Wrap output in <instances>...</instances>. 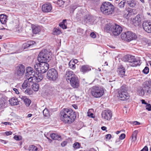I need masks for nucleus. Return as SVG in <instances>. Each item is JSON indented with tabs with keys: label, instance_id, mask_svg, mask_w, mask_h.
Masks as SVG:
<instances>
[{
	"label": "nucleus",
	"instance_id": "1a4fd4ad",
	"mask_svg": "<svg viewBox=\"0 0 151 151\" xmlns=\"http://www.w3.org/2000/svg\"><path fill=\"white\" fill-rule=\"evenodd\" d=\"M47 78L50 81H55L58 77L57 72L54 69L49 70L47 72Z\"/></svg>",
	"mask_w": 151,
	"mask_h": 151
},
{
	"label": "nucleus",
	"instance_id": "69168bd1",
	"mask_svg": "<svg viewBox=\"0 0 151 151\" xmlns=\"http://www.w3.org/2000/svg\"><path fill=\"white\" fill-rule=\"evenodd\" d=\"M4 124L5 125H10L11 123L10 122H4Z\"/></svg>",
	"mask_w": 151,
	"mask_h": 151
},
{
	"label": "nucleus",
	"instance_id": "603ef678",
	"mask_svg": "<svg viewBox=\"0 0 151 151\" xmlns=\"http://www.w3.org/2000/svg\"><path fill=\"white\" fill-rule=\"evenodd\" d=\"M77 6L76 5H73L71 6V9L73 12L77 7Z\"/></svg>",
	"mask_w": 151,
	"mask_h": 151
},
{
	"label": "nucleus",
	"instance_id": "6e6552de",
	"mask_svg": "<svg viewBox=\"0 0 151 151\" xmlns=\"http://www.w3.org/2000/svg\"><path fill=\"white\" fill-rule=\"evenodd\" d=\"M118 97L121 100H125L129 99V94L128 93L126 88L124 86L121 87L119 91Z\"/></svg>",
	"mask_w": 151,
	"mask_h": 151
},
{
	"label": "nucleus",
	"instance_id": "f8f14e48",
	"mask_svg": "<svg viewBox=\"0 0 151 151\" xmlns=\"http://www.w3.org/2000/svg\"><path fill=\"white\" fill-rule=\"evenodd\" d=\"M149 83L147 82H145L142 84V87L139 88L137 90V93L139 95L141 96H143L145 94V89L149 85Z\"/></svg>",
	"mask_w": 151,
	"mask_h": 151
},
{
	"label": "nucleus",
	"instance_id": "f704fd0d",
	"mask_svg": "<svg viewBox=\"0 0 151 151\" xmlns=\"http://www.w3.org/2000/svg\"><path fill=\"white\" fill-rule=\"evenodd\" d=\"M7 106V103L5 101L0 100V108L5 107Z\"/></svg>",
	"mask_w": 151,
	"mask_h": 151
},
{
	"label": "nucleus",
	"instance_id": "774afa93",
	"mask_svg": "<svg viewBox=\"0 0 151 151\" xmlns=\"http://www.w3.org/2000/svg\"><path fill=\"white\" fill-rule=\"evenodd\" d=\"M141 101L142 103L143 104H147L145 102V100H142Z\"/></svg>",
	"mask_w": 151,
	"mask_h": 151
},
{
	"label": "nucleus",
	"instance_id": "ddd939ff",
	"mask_svg": "<svg viewBox=\"0 0 151 151\" xmlns=\"http://www.w3.org/2000/svg\"><path fill=\"white\" fill-rule=\"evenodd\" d=\"M102 118L106 120H109L111 118V111L109 110H106L103 111L101 114Z\"/></svg>",
	"mask_w": 151,
	"mask_h": 151
},
{
	"label": "nucleus",
	"instance_id": "b1692460",
	"mask_svg": "<svg viewBox=\"0 0 151 151\" xmlns=\"http://www.w3.org/2000/svg\"><path fill=\"white\" fill-rule=\"evenodd\" d=\"M119 76L123 77L125 75V69L122 66H121L119 68Z\"/></svg>",
	"mask_w": 151,
	"mask_h": 151
},
{
	"label": "nucleus",
	"instance_id": "f257e3e1",
	"mask_svg": "<svg viewBox=\"0 0 151 151\" xmlns=\"http://www.w3.org/2000/svg\"><path fill=\"white\" fill-rule=\"evenodd\" d=\"M60 118L63 122L71 123L73 122L76 117L75 112L71 109H63L60 111Z\"/></svg>",
	"mask_w": 151,
	"mask_h": 151
},
{
	"label": "nucleus",
	"instance_id": "39448f33",
	"mask_svg": "<svg viewBox=\"0 0 151 151\" xmlns=\"http://www.w3.org/2000/svg\"><path fill=\"white\" fill-rule=\"evenodd\" d=\"M121 37L122 40L128 42L135 40L137 38V35L135 33L129 31L122 33Z\"/></svg>",
	"mask_w": 151,
	"mask_h": 151
},
{
	"label": "nucleus",
	"instance_id": "cd10ccee",
	"mask_svg": "<svg viewBox=\"0 0 151 151\" xmlns=\"http://www.w3.org/2000/svg\"><path fill=\"white\" fill-rule=\"evenodd\" d=\"M93 17L91 15H87L85 16L84 19V22L87 23L92 21Z\"/></svg>",
	"mask_w": 151,
	"mask_h": 151
},
{
	"label": "nucleus",
	"instance_id": "2eb2a0df",
	"mask_svg": "<svg viewBox=\"0 0 151 151\" xmlns=\"http://www.w3.org/2000/svg\"><path fill=\"white\" fill-rule=\"evenodd\" d=\"M52 9V6L50 3H48L42 5V10L45 13H48L51 12Z\"/></svg>",
	"mask_w": 151,
	"mask_h": 151
},
{
	"label": "nucleus",
	"instance_id": "9d476101",
	"mask_svg": "<svg viewBox=\"0 0 151 151\" xmlns=\"http://www.w3.org/2000/svg\"><path fill=\"white\" fill-rule=\"evenodd\" d=\"M25 71L24 66L22 65H19L16 69L15 75L18 77L20 78L24 74Z\"/></svg>",
	"mask_w": 151,
	"mask_h": 151
},
{
	"label": "nucleus",
	"instance_id": "09e8293b",
	"mask_svg": "<svg viewBox=\"0 0 151 151\" xmlns=\"http://www.w3.org/2000/svg\"><path fill=\"white\" fill-rule=\"evenodd\" d=\"M146 109L149 111L151 110V105L150 104H147L146 106Z\"/></svg>",
	"mask_w": 151,
	"mask_h": 151
},
{
	"label": "nucleus",
	"instance_id": "e433bc0d",
	"mask_svg": "<svg viewBox=\"0 0 151 151\" xmlns=\"http://www.w3.org/2000/svg\"><path fill=\"white\" fill-rule=\"evenodd\" d=\"M34 75H32V76H29V78H25L27 79L26 80L27 81V82L29 83V82H33V81H35V79L33 78Z\"/></svg>",
	"mask_w": 151,
	"mask_h": 151
},
{
	"label": "nucleus",
	"instance_id": "864d4df0",
	"mask_svg": "<svg viewBox=\"0 0 151 151\" xmlns=\"http://www.w3.org/2000/svg\"><path fill=\"white\" fill-rule=\"evenodd\" d=\"M14 139L17 140H19L21 139V137H19L17 135L15 136L14 137Z\"/></svg>",
	"mask_w": 151,
	"mask_h": 151
},
{
	"label": "nucleus",
	"instance_id": "de8ad7c7",
	"mask_svg": "<svg viewBox=\"0 0 151 151\" xmlns=\"http://www.w3.org/2000/svg\"><path fill=\"white\" fill-rule=\"evenodd\" d=\"M143 72L145 74H147L149 72V68L147 67H146L142 70Z\"/></svg>",
	"mask_w": 151,
	"mask_h": 151
},
{
	"label": "nucleus",
	"instance_id": "a211bd4d",
	"mask_svg": "<svg viewBox=\"0 0 151 151\" xmlns=\"http://www.w3.org/2000/svg\"><path fill=\"white\" fill-rule=\"evenodd\" d=\"M145 82H147L149 83L148 87L146 88V89H145V94L150 96L151 95V87H150L151 86V80H148Z\"/></svg>",
	"mask_w": 151,
	"mask_h": 151
},
{
	"label": "nucleus",
	"instance_id": "20e7f679",
	"mask_svg": "<svg viewBox=\"0 0 151 151\" xmlns=\"http://www.w3.org/2000/svg\"><path fill=\"white\" fill-rule=\"evenodd\" d=\"M34 65L35 69L38 72L42 73H45L48 70L49 64L45 62H39Z\"/></svg>",
	"mask_w": 151,
	"mask_h": 151
},
{
	"label": "nucleus",
	"instance_id": "ea45409f",
	"mask_svg": "<svg viewBox=\"0 0 151 151\" xmlns=\"http://www.w3.org/2000/svg\"><path fill=\"white\" fill-rule=\"evenodd\" d=\"M60 31L57 28H54L53 30V34L55 35H58L60 34Z\"/></svg>",
	"mask_w": 151,
	"mask_h": 151
},
{
	"label": "nucleus",
	"instance_id": "473e14b6",
	"mask_svg": "<svg viewBox=\"0 0 151 151\" xmlns=\"http://www.w3.org/2000/svg\"><path fill=\"white\" fill-rule=\"evenodd\" d=\"M32 88L34 91H37L38 90L39 85L36 83H33L32 86Z\"/></svg>",
	"mask_w": 151,
	"mask_h": 151
},
{
	"label": "nucleus",
	"instance_id": "e2e57ef3",
	"mask_svg": "<svg viewBox=\"0 0 151 151\" xmlns=\"http://www.w3.org/2000/svg\"><path fill=\"white\" fill-rule=\"evenodd\" d=\"M133 124L135 125H139L140 124L139 122L136 121L133 122Z\"/></svg>",
	"mask_w": 151,
	"mask_h": 151
},
{
	"label": "nucleus",
	"instance_id": "423d86ee",
	"mask_svg": "<svg viewBox=\"0 0 151 151\" xmlns=\"http://www.w3.org/2000/svg\"><path fill=\"white\" fill-rule=\"evenodd\" d=\"M124 59L126 62L129 63L131 66L135 67L140 65V61L135 59L134 56L128 55L124 56Z\"/></svg>",
	"mask_w": 151,
	"mask_h": 151
},
{
	"label": "nucleus",
	"instance_id": "4d7b16f0",
	"mask_svg": "<svg viewBox=\"0 0 151 151\" xmlns=\"http://www.w3.org/2000/svg\"><path fill=\"white\" fill-rule=\"evenodd\" d=\"M12 134V132L11 131L6 132H5V134L7 136H9L11 135Z\"/></svg>",
	"mask_w": 151,
	"mask_h": 151
},
{
	"label": "nucleus",
	"instance_id": "7ed1b4c3",
	"mask_svg": "<svg viewBox=\"0 0 151 151\" xmlns=\"http://www.w3.org/2000/svg\"><path fill=\"white\" fill-rule=\"evenodd\" d=\"M89 91L92 96L96 98L101 97L104 93V88L100 86H93L89 88Z\"/></svg>",
	"mask_w": 151,
	"mask_h": 151
},
{
	"label": "nucleus",
	"instance_id": "3c124183",
	"mask_svg": "<svg viewBox=\"0 0 151 151\" xmlns=\"http://www.w3.org/2000/svg\"><path fill=\"white\" fill-rule=\"evenodd\" d=\"M125 137V134H124L123 133L121 134L119 136V139H120L122 140L124 139Z\"/></svg>",
	"mask_w": 151,
	"mask_h": 151
},
{
	"label": "nucleus",
	"instance_id": "680f3d73",
	"mask_svg": "<svg viewBox=\"0 0 151 151\" xmlns=\"http://www.w3.org/2000/svg\"><path fill=\"white\" fill-rule=\"evenodd\" d=\"M13 90L15 92V93L17 94H19V92L18 90L16 88H14L13 89Z\"/></svg>",
	"mask_w": 151,
	"mask_h": 151
},
{
	"label": "nucleus",
	"instance_id": "5fc2aeb1",
	"mask_svg": "<svg viewBox=\"0 0 151 151\" xmlns=\"http://www.w3.org/2000/svg\"><path fill=\"white\" fill-rule=\"evenodd\" d=\"M90 36L91 37L93 38H95L96 37V34L94 32H92L91 33Z\"/></svg>",
	"mask_w": 151,
	"mask_h": 151
},
{
	"label": "nucleus",
	"instance_id": "72a5a7b5",
	"mask_svg": "<svg viewBox=\"0 0 151 151\" xmlns=\"http://www.w3.org/2000/svg\"><path fill=\"white\" fill-rule=\"evenodd\" d=\"M138 133L137 130L134 131L133 133L132 136V139L133 141H135L137 140V136Z\"/></svg>",
	"mask_w": 151,
	"mask_h": 151
},
{
	"label": "nucleus",
	"instance_id": "393cba45",
	"mask_svg": "<svg viewBox=\"0 0 151 151\" xmlns=\"http://www.w3.org/2000/svg\"><path fill=\"white\" fill-rule=\"evenodd\" d=\"M10 103L12 106L16 105L19 104V101L17 99L16 97L11 98L9 101Z\"/></svg>",
	"mask_w": 151,
	"mask_h": 151
},
{
	"label": "nucleus",
	"instance_id": "a18cd8bd",
	"mask_svg": "<svg viewBox=\"0 0 151 151\" xmlns=\"http://www.w3.org/2000/svg\"><path fill=\"white\" fill-rule=\"evenodd\" d=\"M26 93L28 95H31L32 93V91L30 88H27L25 91Z\"/></svg>",
	"mask_w": 151,
	"mask_h": 151
},
{
	"label": "nucleus",
	"instance_id": "a19ab883",
	"mask_svg": "<svg viewBox=\"0 0 151 151\" xmlns=\"http://www.w3.org/2000/svg\"><path fill=\"white\" fill-rule=\"evenodd\" d=\"M44 116H48L49 115V113L48 110L47 108H45L43 111Z\"/></svg>",
	"mask_w": 151,
	"mask_h": 151
},
{
	"label": "nucleus",
	"instance_id": "f3484780",
	"mask_svg": "<svg viewBox=\"0 0 151 151\" xmlns=\"http://www.w3.org/2000/svg\"><path fill=\"white\" fill-rule=\"evenodd\" d=\"M76 76V75L73 71H66L65 77L68 82L73 78H74Z\"/></svg>",
	"mask_w": 151,
	"mask_h": 151
},
{
	"label": "nucleus",
	"instance_id": "37998d69",
	"mask_svg": "<svg viewBox=\"0 0 151 151\" xmlns=\"http://www.w3.org/2000/svg\"><path fill=\"white\" fill-rule=\"evenodd\" d=\"M29 84L28 82H27V81L26 80L24 81V82L22 84V87L23 89L25 88L28 86Z\"/></svg>",
	"mask_w": 151,
	"mask_h": 151
},
{
	"label": "nucleus",
	"instance_id": "4c0bfd02",
	"mask_svg": "<svg viewBox=\"0 0 151 151\" xmlns=\"http://www.w3.org/2000/svg\"><path fill=\"white\" fill-rule=\"evenodd\" d=\"M69 67L71 69L73 70L76 68L75 64L72 61H70L69 63Z\"/></svg>",
	"mask_w": 151,
	"mask_h": 151
},
{
	"label": "nucleus",
	"instance_id": "13d9d810",
	"mask_svg": "<svg viewBox=\"0 0 151 151\" xmlns=\"http://www.w3.org/2000/svg\"><path fill=\"white\" fill-rule=\"evenodd\" d=\"M67 144V142L66 141H64L62 142L61 144V145L62 147H64Z\"/></svg>",
	"mask_w": 151,
	"mask_h": 151
},
{
	"label": "nucleus",
	"instance_id": "8fccbe9b",
	"mask_svg": "<svg viewBox=\"0 0 151 151\" xmlns=\"http://www.w3.org/2000/svg\"><path fill=\"white\" fill-rule=\"evenodd\" d=\"M47 88L51 91H53L55 89L54 87L50 86H48Z\"/></svg>",
	"mask_w": 151,
	"mask_h": 151
},
{
	"label": "nucleus",
	"instance_id": "a878e982",
	"mask_svg": "<svg viewBox=\"0 0 151 151\" xmlns=\"http://www.w3.org/2000/svg\"><path fill=\"white\" fill-rule=\"evenodd\" d=\"M91 70L90 67L87 65H83L82 66L81 68V71L83 73H84Z\"/></svg>",
	"mask_w": 151,
	"mask_h": 151
},
{
	"label": "nucleus",
	"instance_id": "4be33fe9",
	"mask_svg": "<svg viewBox=\"0 0 151 151\" xmlns=\"http://www.w3.org/2000/svg\"><path fill=\"white\" fill-rule=\"evenodd\" d=\"M35 44V42L33 41H28L27 43L24 44L22 45V47L24 49H26L30 47H32L33 45Z\"/></svg>",
	"mask_w": 151,
	"mask_h": 151
},
{
	"label": "nucleus",
	"instance_id": "f03ea898",
	"mask_svg": "<svg viewBox=\"0 0 151 151\" xmlns=\"http://www.w3.org/2000/svg\"><path fill=\"white\" fill-rule=\"evenodd\" d=\"M114 9V6L109 2H103L101 7V11L103 13L106 15L113 14Z\"/></svg>",
	"mask_w": 151,
	"mask_h": 151
},
{
	"label": "nucleus",
	"instance_id": "0e129e2a",
	"mask_svg": "<svg viewBox=\"0 0 151 151\" xmlns=\"http://www.w3.org/2000/svg\"><path fill=\"white\" fill-rule=\"evenodd\" d=\"M0 142L5 144H6L7 142L6 141L2 139H0Z\"/></svg>",
	"mask_w": 151,
	"mask_h": 151
},
{
	"label": "nucleus",
	"instance_id": "dca6fc26",
	"mask_svg": "<svg viewBox=\"0 0 151 151\" xmlns=\"http://www.w3.org/2000/svg\"><path fill=\"white\" fill-rule=\"evenodd\" d=\"M144 29L148 33H151V22L148 21H144L142 24Z\"/></svg>",
	"mask_w": 151,
	"mask_h": 151
},
{
	"label": "nucleus",
	"instance_id": "79ce46f5",
	"mask_svg": "<svg viewBox=\"0 0 151 151\" xmlns=\"http://www.w3.org/2000/svg\"><path fill=\"white\" fill-rule=\"evenodd\" d=\"M64 3L63 0H58L57 1V4L59 6H62Z\"/></svg>",
	"mask_w": 151,
	"mask_h": 151
},
{
	"label": "nucleus",
	"instance_id": "4468645a",
	"mask_svg": "<svg viewBox=\"0 0 151 151\" xmlns=\"http://www.w3.org/2000/svg\"><path fill=\"white\" fill-rule=\"evenodd\" d=\"M71 86L73 88H77L79 86V82L78 78L76 76L69 81Z\"/></svg>",
	"mask_w": 151,
	"mask_h": 151
},
{
	"label": "nucleus",
	"instance_id": "c756f323",
	"mask_svg": "<svg viewBox=\"0 0 151 151\" xmlns=\"http://www.w3.org/2000/svg\"><path fill=\"white\" fill-rule=\"evenodd\" d=\"M126 3V0H123L121 1L118 4V7L121 9L124 8Z\"/></svg>",
	"mask_w": 151,
	"mask_h": 151
},
{
	"label": "nucleus",
	"instance_id": "412c9836",
	"mask_svg": "<svg viewBox=\"0 0 151 151\" xmlns=\"http://www.w3.org/2000/svg\"><path fill=\"white\" fill-rule=\"evenodd\" d=\"M19 97L23 101L27 106H29L30 105L31 101L29 99L27 98L26 96L20 95Z\"/></svg>",
	"mask_w": 151,
	"mask_h": 151
},
{
	"label": "nucleus",
	"instance_id": "6ab92c4d",
	"mask_svg": "<svg viewBox=\"0 0 151 151\" xmlns=\"http://www.w3.org/2000/svg\"><path fill=\"white\" fill-rule=\"evenodd\" d=\"M42 73H38L34 74L33 78L35 79V81L36 82H39L43 79V76L41 74Z\"/></svg>",
	"mask_w": 151,
	"mask_h": 151
},
{
	"label": "nucleus",
	"instance_id": "2f4dec72",
	"mask_svg": "<svg viewBox=\"0 0 151 151\" xmlns=\"http://www.w3.org/2000/svg\"><path fill=\"white\" fill-rule=\"evenodd\" d=\"M50 137L53 139L57 140L60 138V136L58 134L55 133H52L50 134Z\"/></svg>",
	"mask_w": 151,
	"mask_h": 151
},
{
	"label": "nucleus",
	"instance_id": "5701e85b",
	"mask_svg": "<svg viewBox=\"0 0 151 151\" xmlns=\"http://www.w3.org/2000/svg\"><path fill=\"white\" fill-rule=\"evenodd\" d=\"M127 4L130 7H134L136 5L135 0H126Z\"/></svg>",
	"mask_w": 151,
	"mask_h": 151
},
{
	"label": "nucleus",
	"instance_id": "c9c22d12",
	"mask_svg": "<svg viewBox=\"0 0 151 151\" xmlns=\"http://www.w3.org/2000/svg\"><path fill=\"white\" fill-rule=\"evenodd\" d=\"M66 21V20H64L62 22L59 24L60 26L63 29H65L67 28V27L65 24Z\"/></svg>",
	"mask_w": 151,
	"mask_h": 151
},
{
	"label": "nucleus",
	"instance_id": "6e6d98bb",
	"mask_svg": "<svg viewBox=\"0 0 151 151\" xmlns=\"http://www.w3.org/2000/svg\"><path fill=\"white\" fill-rule=\"evenodd\" d=\"M106 138L108 139H110L111 137V135L110 134H108L106 135Z\"/></svg>",
	"mask_w": 151,
	"mask_h": 151
},
{
	"label": "nucleus",
	"instance_id": "7c9ffc66",
	"mask_svg": "<svg viewBox=\"0 0 151 151\" xmlns=\"http://www.w3.org/2000/svg\"><path fill=\"white\" fill-rule=\"evenodd\" d=\"M29 151H39L37 147L34 145L30 146L28 149Z\"/></svg>",
	"mask_w": 151,
	"mask_h": 151
},
{
	"label": "nucleus",
	"instance_id": "c85d7f7f",
	"mask_svg": "<svg viewBox=\"0 0 151 151\" xmlns=\"http://www.w3.org/2000/svg\"><path fill=\"white\" fill-rule=\"evenodd\" d=\"M32 32L33 34H37L40 31V28L39 27L34 26L32 27Z\"/></svg>",
	"mask_w": 151,
	"mask_h": 151
},
{
	"label": "nucleus",
	"instance_id": "bb28decb",
	"mask_svg": "<svg viewBox=\"0 0 151 151\" xmlns=\"http://www.w3.org/2000/svg\"><path fill=\"white\" fill-rule=\"evenodd\" d=\"M7 16L4 14H1L0 16V21L3 24L6 23L7 20Z\"/></svg>",
	"mask_w": 151,
	"mask_h": 151
},
{
	"label": "nucleus",
	"instance_id": "c03bdc74",
	"mask_svg": "<svg viewBox=\"0 0 151 151\" xmlns=\"http://www.w3.org/2000/svg\"><path fill=\"white\" fill-rule=\"evenodd\" d=\"M134 25L137 26L139 25L140 24H141V20L140 19L139 20H134Z\"/></svg>",
	"mask_w": 151,
	"mask_h": 151
},
{
	"label": "nucleus",
	"instance_id": "aec40b11",
	"mask_svg": "<svg viewBox=\"0 0 151 151\" xmlns=\"http://www.w3.org/2000/svg\"><path fill=\"white\" fill-rule=\"evenodd\" d=\"M33 72V69L31 67H28L26 69L25 77L29 78V76H32Z\"/></svg>",
	"mask_w": 151,
	"mask_h": 151
},
{
	"label": "nucleus",
	"instance_id": "9b49d317",
	"mask_svg": "<svg viewBox=\"0 0 151 151\" xmlns=\"http://www.w3.org/2000/svg\"><path fill=\"white\" fill-rule=\"evenodd\" d=\"M122 27L119 25L116 24L113 26L112 29H111V31L114 36L119 35L122 32Z\"/></svg>",
	"mask_w": 151,
	"mask_h": 151
},
{
	"label": "nucleus",
	"instance_id": "052dcab7",
	"mask_svg": "<svg viewBox=\"0 0 151 151\" xmlns=\"http://www.w3.org/2000/svg\"><path fill=\"white\" fill-rule=\"evenodd\" d=\"M88 116H90L91 117H93L92 116L93 115V114L92 113H90V112L89 111L88 112Z\"/></svg>",
	"mask_w": 151,
	"mask_h": 151
},
{
	"label": "nucleus",
	"instance_id": "338daca9",
	"mask_svg": "<svg viewBox=\"0 0 151 151\" xmlns=\"http://www.w3.org/2000/svg\"><path fill=\"white\" fill-rule=\"evenodd\" d=\"M101 129L104 131L106 129V127H105L103 126L101 127Z\"/></svg>",
	"mask_w": 151,
	"mask_h": 151
},
{
	"label": "nucleus",
	"instance_id": "0eeeda50",
	"mask_svg": "<svg viewBox=\"0 0 151 151\" xmlns=\"http://www.w3.org/2000/svg\"><path fill=\"white\" fill-rule=\"evenodd\" d=\"M50 54L47 50H43L40 51L38 55V62H47L49 61Z\"/></svg>",
	"mask_w": 151,
	"mask_h": 151
},
{
	"label": "nucleus",
	"instance_id": "49530a36",
	"mask_svg": "<svg viewBox=\"0 0 151 151\" xmlns=\"http://www.w3.org/2000/svg\"><path fill=\"white\" fill-rule=\"evenodd\" d=\"M113 26H111V27H110V26L108 24H106L105 27V29H106L107 31H108V32L109 31H111V29H112V27Z\"/></svg>",
	"mask_w": 151,
	"mask_h": 151
},
{
	"label": "nucleus",
	"instance_id": "58836bf2",
	"mask_svg": "<svg viewBox=\"0 0 151 151\" xmlns=\"http://www.w3.org/2000/svg\"><path fill=\"white\" fill-rule=\"evenodd\" d=\"M80 146L81 145L78 142H76L73 145V147L75 149H77L79 148L80 147Z\"/></svg>",
	"mask_w": 151,
	"mask_h": 151
},
{
	"label": "nucleus",
	"instance_id": "bf43d9fd",
	"mask_svg": "<svg viewBox=\"0 0 151 151\" xmlns=\"http://www.w3.org/2000/svg\"><path fill=\"white\" fill-rule=\"evenodd\" d=\"M139 19L141 20V18L140 16V15H137L136 16V17L135 18V19H134V20H139Z\"/></svg>",
	"mask_w": 151,
	"mask_h": 151
}]
</instances>
